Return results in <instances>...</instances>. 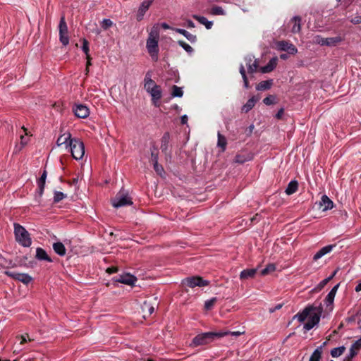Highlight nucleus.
<instances>
[{"label":"nucleus","instance_id":"f257e3e1","mask_svg":"<svg viewBox=\"0 0 361 361\" xmlns=\"http://www.w3.org/2000/svg\"><path fill=\"white\" fill-rule=\"evenodd\" d=\"M322 313V306L316 307L312 305L307 306L302 312L295 314L293 319H297L300 322H304L307 319L304 329L309 331L319 322Z\"/></svg>","mask_w":361,"mask_h":361},{"label":"nucleus","instance_id":"f03ea898","mask_svg":"<svg viewBox=\"0 0 361 361\" xmlns=\"http://www.w3.org/2000/svg\"><path fill=\"white\" fill-rule=\"evenodd\" d=\"M143 87L150 95L152 104L154 106H159V101L162 97V90L161 87L152 78V75L149 72H148L145 76Z\"/></svg>","mask_w":361,"mask_h":361},{"label":"nucleus","instance_id":"7ed1b4c3","mask_svg":"<svg viewBox=\"0 0 361 361\" xmlns=\"http://www.w3.org/2000/svg\"><path fill=\"white\" fill-rule=\"evenodd\" d=\"M159 27L158 25H154L149 30L146 42V49L147 52L154 61H157L158 59L159 52Z\"/></svg>","mask_w":361,"mask_h":361},{"label":"nucleus","instance_id":"20e7f679","mask_svg":"<svg viewBox=\"0 0 361 361\" xmlns=\"http://www.w3.org/2000/svg\"><path fill=\"white\" fill-rule=\"evenodd\" d=\"M229 334L228 331L220 332H206L197 335L192 341L190 346L195 348L199 345H204L214 341L216 338H221L227 336Z\"/></svg>","mask_w":361,"mask_h":361},{"label":"nucleus","instance_id":"39448f33","mask_svg":"<svg viewBox=\"0 0 361 361\" xmlns=\"http://www.w3.org/2000/svg\"><path fill=\"white\" fill-rule=\"evenodd\" d=\"M15 238L18 243L24 247H30L32 243L29 233L18 224H14Z\"/></svg>","mask_w":361,"mask_h":361},{"label":"nucleus","instance_id":"423d86ee","mask_svg":"<svg viewBox=\"0 0 361 361\" xmlns=\"http://www.w3.org/2000/svg\"><path fill=\"white\" fill-rule=\"evenodd\" d=\"M111 204L114 207L118 208L126 205H131L133 204V201L128 192L122 189L118 192L116 197L111 200Z\"/></svg>","mask_w":361,"mask_h":361},{"label":"nucleus","instance_id":"0eeeda50","mask_svg":"<svg viewBox=\"0 0 361 361\" xmlns=\"http://www.w3.org/2000/svg\"><path fill=\"white\" fill-rule=\"evenodd\" d=\"M69 147L71 149L72 157L75 159L80 160L84 157L85 146L80 140L73 138V140L71 141V145Z\"/></svg>","mask_w":361,"mask_h":361},{"label":"nucleus","instance_id":"6e6552de","mask_svg":"<svg viewBox=\"0 0 361 361\" xmlns=\"http://www.w3.org/2000/svg\"><path fill=\"white\" fill-rule=\"evenodd\" d=\"M181 283L189 288H194L195 287H204L209 284V281L204 280L200 276H193L184 279Z\"/></svg>","mask_w":361,"mask_h":361},{"label":"nucleus","instance_id":"1a4fd4ad","mask_svg":"<svg viewBox=\"0 0 361 361\" xmlns=\"http://www.w3.org/2000/svg\"><path fill=\"white\" fill-rule=\"evenodd\" d=\"M59 39L63 45L66 46L69 43V38L68 36V27L65 21V18L61 17L59 23Z\"/></svg>","mask_w":361,"mask_h":361},{"label":"nucleus","instance_id":"9d476101","mask_svg":"<svg viewBox=\"0 0 361 361\" xmlns=\"http://www.w3.org/2000/svg\"><path fill=\"white\" fill-rule=\"evenodd\" d=\"M5 274L7 276H8L16 280H18L24 284H28L32 280V278L31 276L28 275L27 274H25V273H17V272L7 271L5 272Z\"/></svg>","mask_w":361,"mask_h":361},{"label":"nucleus","instance_id":"9b49d317","mask_svg":"<svg viewBox=\"0 0 361 361\" xmlns=\"http://www.w3.org/2000/svg\"><path fill=\"white\" fill-rule=\"evenodd\" d=\"M276 47L277 49L286 51L290 54H295L298 51L296 47L293 44L283 40L277 42Z\"/></svg>","mask_w":361,"mask_h":361},{"label":"nucleus","instance_id":"f8f14e48","mask_svg":"<svg viewBox=\"0 0 361 361\" xmlns=\"http://www.w3.org/2000/svg\"><path fill=\"white\" fill-rule=\"evenodd\" d=\"M137 281V278L129 273L123 274L115 280L116 282L123 283L130 286H135V283Z\"/></svg>","mask_w":361,"mask_h":361},{"label":"nucleus","instance_id":"ddd939ff","mask_svg":"<svg viewBox=\"0 0 361 361\" xmlns=\"http://www.w3.org/2000/svg\"><path fill=\"white\" fill-rule=\"evenodd\" d=\"M152 3V0H145L140 4L136 14V19L138 21H140L143 19Z\"/></svg>","mask_w":361,"mask_h":361},{"label":"nucleus","instance_id":"4468645a","mask_svg":"<svg viewBox=\"0 0 361 361\" xmlns=\"http://www.w3.org/2000/svg\"><path fill=\"white\" fill-rule=\"evenodd\" d=\"M319 205L322 212L330 210L334 207L333 201L326 195L322 196Z\"/></svg>","mask_w":361,"mask_h":361},{"label":"nucleus","instance_id":"2eb2a0df","mask_svg":"<svg viewBox=\"0 0 361 361\" xmlns=\"http://www.w3.org/2000/svg\"><path fill=\"white\" fill-rule=\"evenodd\" d=\"M73 138L71 137V134L69 132H66L61 134L57 139L56 145L58 146H61L66 145V147H68L71 145V141L73 140Z\"/></svg>","mask_w":361,"mask_h":361},{"label":"nucleus","instance_id":"dca6fc26","mask_svg":"<svg viewBox=\"0 0 361 361\" xmlns=\"http://www.w3.org/2000/svg\"><path fill=\"white\" fill-rule=\"evenodd\" d=\"M75 115L80 118H85L90 114V110L87 106L82 104H78L74 109Z\"/></svg>","mask_w":361,"mask_h":361},{"label":"nucleus","instance_id":"f3484780","mask_svg":"<svg viewBox=\"0 0 361 361\" xmlns=\"http://www.w3.org/2000/svg\"><path fill=\"white\" fill-rule=\"evenodd\" d=\"M335 247L334 245H326L325 247H323L322 249H320L313 257V259L314 261L318 260L321 257H324V255L330 253L333 248Z\"/></svg>","mask_w":361,"mask_h":361},{"label":"nucleus","instance_id":"a211bd4d","mask_svg":"<svg viewBox=\"0 0 361 361\" xmlns=\"http://www.w3.org/2000/svg\"><path fill=\"white\" fill-rule=\"evenodd\" d=\"M142 310L144 314V317L152 314L154 311V306L152 302L145 301L142 306Z\"/></svg>","mask_w":361,"mask_h":361},{"label":"nucleus","instance_id":"6ab92c4d","mask_svg":"<svg viewBox=\"0 0 361 361\" xmlns=\"http://www.w3.org/2000/svg\"><path fill=\"white\" fill-rule=\"evenodd\" d=\"M290 23L292 25L291 31L293 33L299 32L301 29L300 18L298 16L293 18Z\"/></svg>","mask_w":361,"mask_h":361},{"label":"nucleus","instance_id":"aec40b11","mask_svg":"<svg viewBox=\"0 0 361 361\" xmlns=\"http://www.w3.org/2000/svg\"><path fill=\"white\" fill-rule=\"evenodd\" d=\"M256 272L257 269H245L240 272V279L242 280H245L250 278H253Z\"/></svg>","mask_w":361,"mask_h":361},{"label":"nucleus","instance_id":"412c9836","mask_svg":"<svg viewBox=\"0 0 361 361\" xmlns=\"http://www.w3.org/2000/svg\"><path fill=\"white\" fill-rule=\"evenodd\" d=\"M36 258L39 260H46L49 262H51V259L48 256L46 251L42 248L38 247L36 250Z\"/></svg>","mask_w":361,"mask_h":361},{"label":"nucleus","instance_id":"4be33fe9","mask_svg":"<svg viewBox=\"0 0 361 361\" xmlns=\"http://www.w3.org/2000/svg\"><path fill=\"white\" fill-rule=\"evenodd\" d=\"M176 32L180 33L183 35L188 40H189L190 42H195L197 39V37L195 35L188 32L185 30L180 29V28H176L173 29Z\"/></svg>","mask_w":361,"mask_h":361},{"label":"nucleus","instance_id":"5701e85b","mask_svg":"<svg viewBox=\"0 0 361 361\" xmlns=\"http://www.w3.org/2000/svg\"><path fill=\"white\" fill-rule=\"evenodd\" d=\"M53 249L56 253L60 256H64L66 252L64 245L61 242H57L53 244Z\"/></svg>","mask_w":361,"mask_h":361},{"label":"nucleus","instance_id":"b1692460","mask_svg":"<svg viewBox=\"0 0 361 361\" xmlns=\"http://www.w3.org/2000/svg\"><path fill=\"white\" fill-rule=\"evenodd\" d=\"M338 286H339V284L336 285L327 295L326 300H325L327 305H331L333 304L336 293L338 288Z\"/></svg>","mask_w":361,"mask_h":361},{"label":"nucleus","instance_id":"393cba45","mask_svg":"<svg viewBox=\"0 0 361 361\" xmlns=\"http://www.w3.org/2000/svg\"><path fill=\"white\" fill-rule=\"evenodd\" d=\"M252 155L251 154H237L235 157L234 162L238 164H243L247 161H250L252 159Z\"/></svg>","mask_w":361,"mask_h":361},{"label":"nucleus","instance_id":"a878e982","mask_svg":"<svg viewBox=\"0 0 361 361\" xmlns=\"http://www.w3.org/2000/svg\"><path fill=\"white\" fill-rule=\"evenodd\" d=\"M298 188V182L295 180H293L289 183L285 192L288 195H290L297 191Z\"/></svg>","mask_w":361,"mask_h":361},{"label":"nucleus","instance_id":"bb28decb","mask_svg":"<svg viewBox=\"0 0 361 361\" xmlns=\"http://www.w3.org/2000/svg\"><path fill=\"white\" fill-rule=\"evenodd\" d=\"M152 161L154 163V169L157 174L162 176L164 173V169L161 165H159L157 155H154V154H152Z\"/></svg>","mask_w":361,"mask_h":361},{"label":"nucleus","instance_id":"cd10ccee","mask_svg":"<svg viewBox=\"0 0 361 361\" xmlns=\"http://www.w3.org/2000/svg\"><path fill=\"white\" fill-rule=\"evenodd\" d=\"M193 18L197 20L199 23L204 25L207 29H210L212 27L213 23L212 21H209L206 18L203 16H199L197 15H194Z\"/></svg>","mask_w":361,"mask_h":361},{"label":"nucleus","instance_id":"c85d7f7f","mask_svg":"<svg viewBox=\"0 0 361 361\" xmlns=\"http://www.w3.org/2000/svg\"><path fill=\"white\" fill-rule=\"evenodd\" d=\"M361 348V338L356 341L351 346L350 349V357H353Z\"/></svg>","mask_w":361,"mask_h":361},{"label":"nucleus","instance_id":"c756f323","mask_svg":"<svg viewBox=\"0 0 361 361\" xmlns=\"http://www.w3.org/2000/svg\"><path fill=\"white\" fill-rule=\"evenodd\" d=\"M271 85H272V80H265V81H262L261 82H259L257 85L256 88L257 90L263 91V90L270 89Z\"/></svg>","mask_w":361,"mask_h":361},{"label":"nucleus","instance_id":"7c9ffc66","mask_svg":"<svg viewBox=\"0 0 361 361\" xmlns=\"http://www.w3.org/2000/svg\"><path fill=\"white\" fill-rule=\"evenodd\" d=\"M256 102H257V99H255L254 97L250 99L247 102V103L243 106L242 111L245 113L248 112L250 109H252L253 108Z\"/></svg>","mask_w":361,"mask_h":361},{"label":"nucleus","instance_id":"2f4dec72","mask_svg":"<svg viewBox=\"0 0 361 361\" xmlns=\"http://www.w3.org/2000/svg\"><path fill=\"white\" fill-rule=\"evenodd\" d=\"M342 40L341 37L325 38V45L335 46Z\"/></svg>","mask_w":361,"mask_h":361},{"label":"nucleus","instance_id":"473e14b6","mask_svg":"<svg viewBox=\"0 0 361 361\" xmlns=\"http://www.w3.org/2000/svg\"><path fill=\"white\" fill-rule=\"evenodd\" d=\"M226 139L220 133H218V142L217 145L222 149V151H224L226 147Z\"/></svg>","mask_w":361,"mask_h":361},{"label":"nucleus","instance_id":"72a5a7b5","mask_svg":"<svg viewBox=\"0 0 361 361\" xmlns=\"http://www.w3.org/2000/svg\"><path fill=\"white\" fill-rule=\"evenodd\" d=\"M322 357V347L317 348L310 358V361H320Z\"/></svg>","mask_w":361,"mask_h":361},{"label":"nucleus","instance_id":"f704fd0d","mask_svg":"<svg viewBox=\"0 0 361 361\" xmlns=\"http://www.w3.org/2000/svg\"><path fill=\"white\" fill-rule=\"evenodd\" d=\"M345 350V348L344 346H341V347H338V348H335L331 350V355L334 357H338V356L341 355L343 353Z\"/></svg>","mask_w":361,"mask_h":361},{"label":"nucleus","instance_id":"c9c22d12","mask_svg":"<svg viewBox=\"0 0 361 361\" xmlns=\"http://www.w3.org/2000/svg\"><path fill=\"white\" fill-rule=\"evenodd\" d=\"M245 61H247V63H246L247 68H257V61L253 56H247L245 58Z\"/></svg>","mask_w":361,"mask_h":361},{"label":"nucleus","instance_id":"e433bc0d","mask_svg":"<svg viewBox=\"0 0 361 361\" xmlns=\"http://www.w3.org/2000/svg\"><path fill=\"white\" fill-rule=\"evenodd\" d=\"M276 270V265L274 264H269L265 269L261 271L262 276L272 273Z\"/></svg>","mask_w":361,"mask_h":361},{"label":"nucleus","instance_id":"4c0bfd02","mask_svg":"<svg viewBox=\"0 0 361 361\" xmlns=\"http://www.w3.org/2000/svg\"><path fill=\"white\" fill-rule=\"evenodd\" d=\"M183 94L182 89L176 85L172 87L171 96L173 97H181Z\"/></svg>","mask_w":361,"mask_h":361},{"label":"nucleus","instance_id":"58836bf2","mask_svg":"<svg viewBox=\"0 0 361 361\" xmlns=\"http://www.w3.org/2000/svg\"><path fill=\"white\" fill-rule=\"evenodd\" d=\"M216 300H217L216 298H212L210 300H206L204 302V309L207 311L212 309V307L215 305Z\"/></svg>","mask_w":361,"mask_h":361},{"label":"nucleus","instance_id":"ea45409f","mask_svg":"<svg viewBox=\"0 0 361 361\" xmlns=\"http://www.w3.org/2000/svg\"><path fill=\"white\" fill-rule=\"evenodd\" d=\"M336 272L337 271H335L331 276L321 281L317 286V289L322 290L333 279Z\"/></svg>","mask_w":361,"mask_h":361},{"label":"nucleus","instance_id":"a19ab883","mask_svg":"<svg viewBox=\"0 0 361 361\" xmlns=\"http://www.w3.org/2000/svg\"><path fill=\"white\" fill-rule=\"evenodd\" d=\"M178 43L188 53L190 54L193 51L192 47L190 45H189L188 44H187L186 42L180 40L178 42Z\"/></svg>","mask_w":361,"mask_h":361},{"label":"nucleus","instance_id":"79ce46f5","mask_svg":"<svg viewBox=\"0 0 361 361\" xmlns=\"http://www.w3.org/2000/svg\"><path fill=\"white\" fill-rule=\"evenodd\" d=\"M66 197V195L62 192L56 191L54 192V202H59Z\"/></svg>","mask_w":361,"mask_h":361},{"label":"nucleus","instance_id":"37998d69","mask_svg":"<svg viewBox=\"0 0 361 361\" xmlns=\"http://www.w3.org/2000/svg\"><path fill=\"white\" fill-rule=\"evenodd\" d=\"M20 146H18L16 145V152H18L20 151H21L23 149V148L27 145V142L25 140V137L23 135H21L20 137Z\"/></svg>","mask_w":361,"mask_h":361},{"label":"nucleus","instance_id":"c03bdc74","mask_svg":"<svg viewBox=\"0 0 361 361\" xmlns=\"http://www.w3.org/2000/svg\"><path fill=\"white\" fill-rule=\"evenodd\" d=\"M212 13L214 15H225L226 14L224 9L220 6L213 7L212 9Z\"/></svg>","mask_w":361,"mask_h":361},{"label":"nucleus","instance_id":"a18cd8bd","mask_svg":"<svg viewBox=\"0 0 361 361\" xmlns=\"http://www.w3.org/2000/svg\"><path fill=\"white\" fill-rule=\"evenodd\" d=\"M276 97L274 95H269L264 99L263 102L266 105H271L275 103Z\"/></svg>","mask_w":361,"mask_h":361},{"label":"nucleus","instance_id":"49530a36","mask_svg":"<svg viewBox=\"0 0 361 361\" xmlns=\"http://www.w3.org/2000/svg\"><path fill=\"white\" fill-rule=\"evenodd\" d=\"M113 22L109 19H104L102 22V27L104 30H107L113 25Z\"/></svg>","mask_w":361,"mask_h":361},{"label":"nucleus","instance_id":"de8ad7c7","mask_svg":"<svg viewBox=\"0 0 361 361\" xmlns=\"http://www.w3.org/2000/svg\"><path fill=\"white\" fill-rule=\"evenodd\" d=\"M278 58H272L264 68H274L277 66Z\"/></svg>","mask_w":361,"mask_h":361},{"label":"nucleus","instance_id":"09e8293b","mask_svg":"<svg viewBox=\"0 0 361 361\" xmlns=\"http://www.w3.org/2000/svg\"><path fill=\"white\" fill-rule=\"evenodd\" d=\"M314 42L321 44V45H325V38H323L319 35L315 36L313 39Z\"/></svg>","mask_w":361,"mask_h":361},{"label":"nucleus","instance_id":"8fccbe9b","mask_svg":"<svg viewBox=\"0 0 361 361\" xmlns=\"http://www.w3.org/2000/svg\"><path fill=\"white\" fill-rule=\"evenodd\" d=\"M82 51L85 53V54L87 55V53L89 51L88 48V42L86 39H83V45H82Z\"/></svg>","mask_w":361,"mask_h":361},{"label":"nucleus","instance_id":"3c124183","mask_svg":"<svg viewBox=\"0 0 361 361\" xmlns=\"http://www.w3.org/2000/svg\"><path fill=\"white\" fill-rule=\"evenodd\" d=\"M118 271V269L117 267H109L106 269V272L111 274H113V273H116Z\"/></svg>","mask_w":361,"mask_h":361},{"label":"nucleus","instance_id":"603ef678","mask_svg":"<svg viewBox=\"0 0 361 361\" xmlns=\"http://www.w3.org/2000/svg\"><path fill=\"white\" fill-rule=\"evenodd\" d=\"M240 73L243 78V80H244V83H245V87L246 88L248 87V82H247V78H246V75H245V69H241L240 71Z\"/></svg>","mask_w":361,"mask_h":361},{"label":"nucleus","instance_id":"864d4df0","mask_svg":"<svg viewBox=\"0 0 361 361\" xmlns=\"http://www.w3.org/2000/svg\"><path fill=\"white\" fill-rule=\"evenodd\" d=\"M351 22L354 24H358L361 23V16H356L351 19Z\"/></svg>","mask_w":361,"mask_h":361},{"label":"nucleus","instance_id":"5fc2aeb1","mask_svg":"<svg viewBox=\"0 0 361 361\" xmlns=\"http://www.w3.org/2000/svg\"><path fill=\"white\" fill-rule=\"evenodd\" d=\"M47 178V171H44L39 179V182H45Z\"/></svg>","mask_w":361,"mask_h":361},{"label":"nucleus","instance_id":"6e6d98bb","mask_svg":"<svg viewBox=\"0 0 361 361\" xmlns=\"http://www.w3.org/2000/svg\"><path fill=\"white\" fill-rule=\"evenodd\" d=\"M283 114V109H281L276 115V117L279 119L281 118Z\"/></svg>","mask_w":361,"mask_h":361},{"label":"nucleus","instance_id":"4d7b16f0","mask_svg":"<svg viewBox=\"0 0 361 361\" xmlns=\"http://www.w3.org/2000/svg\"><path fill=\"white\" fill-rule=\"evenodd\" d=\"M228 332H229V334L228 335L231 334V335H233L235 336H238L244 334V332H240V331H233V332L228 331Z\"/></svg>","mask_w":361,"mask_h":361},{"label":"nucleus","instance_id":"13d9d810","mask_svg":"<svg viewBox=\"0 0 361 361\" xmlns=\"http://www.w3.org/2000/svg\"><path fill=\"white\" fill-rule=\"evenodd\" d=\"M187 25L188 27H190V28L195 27L194 23L190 20H187Z\"/></svg>","mask_w":361,"mask_h":361},{"label":"nucleus","instance_id":"bf43d9fd","mask_svg":"<svg viewBox=\"0 0 361 361\" xmlns=\"http://www.w3.org/2000/svg\"><path fill=\"white\" fill-rule=\"evenodd\" d=\"M188 121V116L186 115H183L182 117H181V123L182 124H185Z\"/></svg>","mask_w":361,"mask_h":361},{"label":"nucleus","instance_id":"052dcab7","mask_svg":"<svg viewBox=\"0 0 361 361\" xmlns=\"http://www.w3.org/2000/svg\"><path fill=\"white\" fill-rule=\"evenodd\" d=\"M20 338H21L20 344H23V343H25L27 341L25 336H21Z\"/></svg>","mask_w":361,"mask_h":361},{"label":"nucleus","instance_id":"680f3d73","mask_svg":"<svg viewBox=\"0 0 361 361\" xmlns=\"http://www.w3.org/2000/svg\"><path fill=\"white\" fill-rule=\"evenodd\" d=\"M161 27H162L164 29H166H166H171L170 26H169L168 24L165 23H162V24H161Z\"/></svg>","mask_w":361,"mask_h":361},{"label":"nucleus","instance_id":"e2e57ef3","mask_svg":"<svg viewBox=\"0 0 361 361\" xmlns=\"http://www.w3.org/2000/svg\"><path fill=\"white\" fill-rule=\"evenodd\" d=\"M361 290V282L358 283V285L355 288V291L359 292Z\"/></svg>","mask_w":361,"mask_h":361},{"label":"nucleus","instance_id":"0e129e2a","mask_svg":"<svg viewBox=\"0 0 361 361\" xmlns=\"http://www.w3.org/2000/svg\"><path fill=\"white\" fill-rule=\"evenodd\" d=\"M45 182H39V188L42 189H44Z\"/></svg>","mask_w":361,"mask_h":361},{"label":"nucleus","instance_id":"69168bd1","mask_svg":"<svg viewBox=\"0 0 361 361\" xmlns=\"http://www.w3.org/2000/svg\"><path fill=\"white\" fill-rule=\"evenodd\" d=\"M78 180H79V176H78L77 178H73V184L76 185L77 183L78 182Z\"/></svg>","mask_w":361,"mask_h":361},{"label":"nucleus","instance_id":"338daca9","mask_svg":"<svg viewBox=\"0 0 361 361\" xmlns=\"http://www.w3.org/2000/svg\"><path fill=\"white\" fill-rule=\"evenodd\" d=\"M22 129L24 130L25 134L26 135H29V133H27V128H26L25 126H23V127H22Z\"/></svg>","mask_w":361,"mask_h":361},{"label":"nucleus","instance_id":"774afa93","mask_svg":"<svg viewBox=\"0 0 361 361\" xmlns=\"http://www.w3.org/2000/svg\"><path fill=\"white\" fill-rule=\"evenodd\" d=\"M44 190V189H42L39 188V196H42L43 195Z\"/></svg>","mask_w":361,"mask_h":361}]
</instances>
